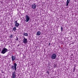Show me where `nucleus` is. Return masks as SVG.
Here are the masks:
<instances>
[{
    "instance_id": "obj_1",
    "label": "nucleus",
    "mask_w": 78,
    "mask_h": 78,
    "mask_svg": "<svg viewBox=\"0 0 78 78\" xmlns=\"http://www.w3.org/2000/svg\"><path fill=\"white\" fill-rule=\"evenodd\" d=\"M11 67V69L12 70H15V71H16V67H17V64L16 63H14L13 64V66L12 65Z\"/></svg>"
},
{
    "instance_id": "obj_6",
    "label": "nucleus",
    "mask_w": 78,
    "mask_h": 78,
    "mask_svg": "<svg viewBox=\"0 0 78 78\" xmlns=\"http://www.w3.org/2000/svg\"><path fill=\"white\" fill-rule=\"evenodd\" d=\"M26 22H28L30 20V16H28V15H26Z\"/></svg>"
},
{
    "instance_id": "obj_8",
    "label": "nucleus",
    "mask_w": 78,
    "mask_h": 78,
    "mask_svg": "<svg viewBox=\"0 0 78 78\" xmlns=\"http://www.w3.org/2000/svg\"><path fill=\"white\" fill-rule=\"evenodd\" d=\"M12 78H16V72L14 71L12 74Z\"/></svg>"
},
{
    "instance_id": "obj_5",
    "label": "nucleus",
    "mask_w": 78,
    "mask_h": 78,
    "mask_svg": "<svg viewBox=\"0 0 78 78\" xmlns=\"http://www.w3.org/2000/svg\"><path fill=\"white\" fill-rule=\"evenodd\" d=\"M56 58V54H54L51 56V59H55Z\"/></svg>"
},
{
    "instance_id": "obj_20",
    "label": "nucleus",
    "mask_w": 78,
    "mask_h": 78,
    "mask_svg": "<svg viewBox=\"0 0 78 78\" xmlns=\"http://www.w3.org/2000/svg\"><path fill=\"white\" fill-rule=\"evenodd\" d=\"M12 35H11V36H10V37H12Z\"/></svg>"
},
{
    "instance_id": "obj_17",
    "label": "nucleus",
    "mask_w": 78,
    "mask_h": 78,
    "mask_svg": "<svg viewBox=\"0 0 78 78\" xmlns=\"http://www.w3.org/2000/svg\"><path fill=\"white\" fill-rule=\"evenodd\" d=\"M75 67H74L73 68V71H75Z\"/></svg>"
},
{
    "instance_id": "obj_11",
    "label": "nucleus",
    "mask_w": 78,
    "mask_h": 78,
    "mask_svg": "<svg viewBox=\"0 0 78 78\" xmlns=\"http://www.w3.org/2000/svg\"><path fill=\"white\" fill-rule=\"evenodd\" d=\"M41 32L40 31H38L37 32V36H39V35L41 34Z\"/></svg>"
},
{
    "instance_id": "obj_22",
    "label": "nucleus",
    "mask_w": 78,
    "mask_h": 78,
    "mask_svg": "<svg viewBox=\"0 0 78 78\" xmlns=\"http://www.w3.org/2000/svg\"><path fill=\"white\" fill-rule=\"evenodd\" d=\"M1 51V49H0V52Z\"/></svg>"
},
{
    "instance_id": "obj_19",
    "label": "nucleus",
    "mask_w": 78,
    "mask_h": 78,
    "mask_svg": "<svg viewBox=\"0 0 78 78\" xmlns=\"http://www.w3.org/2000/svg\"><path fill=\"white\" fill-rule=\"evenodd\" d=\"M2 73H5V72H3V71H2Z\"/></svg>"
},
{
    "instance_id": "obj_7",
    "label": "nucleus",
    "mask_w": 78,
    "mask_h": 78,
    "mask_svg": "<svg viewBox=\"0 0 78 78\" xmlns=\"http://www.w3.org/2000/svg\"><path fill=\"white\" fill-rule=\"evenodd\" d=\"M12 61H14L15 60V59H16V56L15 55H12Z\"/></svg>"
},
{
    "instance_id": "obj_21",
    "label": "nucleus",
    "mask_w": 78,
    "mask_h": 78,
    "mask_svg": "<svg viewBox=\"0 0 78 78\" xmlns=\"http://www.w3.org/2000/svg\"><path fill=\"white\" fill-rule=\"evenodd\" d=\"M49 46H50V43H49Z\"/></svg>"
},
{
    "instance_id": "obj_23",
    "label": "nucleus",
    "mask_w": 78,
    "mask_h": 78,
    "mask_svg": "<svg viewBox=\"0 0 78 78\" xmlns=\"http://www.w3.org/2000/svg\"><path fill=\"white\" fill-rule=\"evenodd\" d=\"M0 23H1V22L0 21Z\"/></svg>"
},
{
    "instance_id": "obj_3",
    "label": "nucleus",
    "mask_w": 78,
    "mask_h": 78,
    "mask_svg": "<svg viewBox=\"0 0 78 78\" xmlns=\"http://www.w3.org/2000/svg\"><path fill=\"white\" fill-rule=\"evenodd\" d=\"M14 23H15V26L16 27L18 28L19 27V26H20V24L17 23V20L16 21L14 20Z\"/></svg>"
},
{
    "instance_id": "obj_12",
    "label": "nucleus",
    "mask_w": 78,
    "mask_h": 78,
    "mask_svg": "<svg viewBox=\"0 0 78 78\" xmlns=\"http://www.w3.org/2000/svg\"><path fill=\"white\" fill-rule=\"evenodd\" d=\"M23 35L25 36H28V34L27 33H24L23 34Z\"/></svg>"
},
{
    "instance_id": "obj_4",
    "label": "nucleus",
    "mask_w": 78,
    "mask_h": 78,
    "mask_svg": "<svg viewBox=\"0 0 78 78\" xmlns=\"http://www.w3.org/2000/svg\"><path fill=\"white\" fill-rule=\"evenodd\" d=\"M23 42L24 43V44H27V39H26L25 37H23Z\"/></svg>"
},
{
    "instance_id": "obj_16",
    "label": "nucleus",
    "mask_w": 78,
    "mask_h": 78,
    "mask_svg": "<svg viewBox=\"0 0 78 78\" xmlns=\"http://www.w3.org/2000/svg\"><path fill=\"white\" fill-rule=\"evenodd\" d=\"M47 73H48V74H49L50 73H49V71H47Z\"/></svg>"
},
{
    "instance_id": "obj_18",
    "label": "nucleus",
    "mask_w": 78,
    "mask_h": 78,
    "mask_svg": "<svg viewBox=\"0 0 78 78\" xmlns=\"http://www.w3.org/2000/svg\"><path fill=\"white\" fill-rule=\"evenodd\" d=\"M16 41H18V37H16Z\"/></svg>"
},
{
    "instance_id": "obj_13",
    "label": "nucleus",
    "mask_w": 78,
    "mask_h": 78,
    "mask_svg": "<svg viewBox=\"0 0 78 78\" xmlns=\"http://www.w3.org/2000/svg\"><path fill=\"white\" fill-rule=\"evenodd\" d=\"M13 31H15L16 30V27H15L13 28Z\"/></svg>"
},
{
    "instance_id": "obj_9",
    "label": "nucleus",
    "mask_w": 78,
    "mask_h": 78,
    "mask_svg": "<svg viewBox=\"0 0 78 78\" xmlns=\"http://www.w3.org/2000/svg\"><path fill=\"white\" fill-rule=\"evenodd\" d=\"M36 8V5L34 4L33 5H32V8L33 9H35Z\"/></svg>"
},
{
    "instance_id": "obj_10",
    "label": "nucleus",
    "mask_w": 78,
    "mask_h": 78,
    "mask_svg": "<svg viewBox=\"0 0 78 78\" xmlns=\"http://www.w3.org/2000/svg\"><path fill=\"white\" fill-rule=\"evenodd\" d=\"M70 0H67L66 5V6H67L69 5V4L70 3Z\"/></svg>"
},
{
    "instance_id": "obj_2",
    "label": "nucleus",
    "mask_w": 78,
    "mask_h": 78,
    "mask_svg": "<svg viewBox=\"0 0 78 78\" xmlns=\"http://www.w3.org/2000/svg\"><path fill=\"white\" fill-rule=\"evenodd\" d=\"M8 51H9V50H8L7 48H4L2 49V50L1 51V53H2V54H5V53H6V52H8Z\"/></svg>"
},
{
    "instance_id": "obj_15",
    "label": "nucleus",
    "mask_w": 78,
    "mask_h": 78,
    "mask_svg": "<svg viewBox=\"0 0 78 78\" xmlns=\"http://www.w3.org/2000/svg\"><path fill=\"white\" fill-rule=\"evenodd\" d=\"M56 65H55L54 66V68H56Z\"/></svg>"
},
{
    "instance_id": "obj_14",
    "label": "nucleus",
    "mask_w": 78,
    "mask_h": 78,
    "mask_svg": "<svg viewBox=\"0 0 78 78\" xmlns=\"http://www.w3.org/2000/svg\"><path fill=\"white\" fill-rule=\"evenodd\" d=\"M61 31H62L63 30V27H62V26H61Z\"/></svg>"
}]
</instances>
